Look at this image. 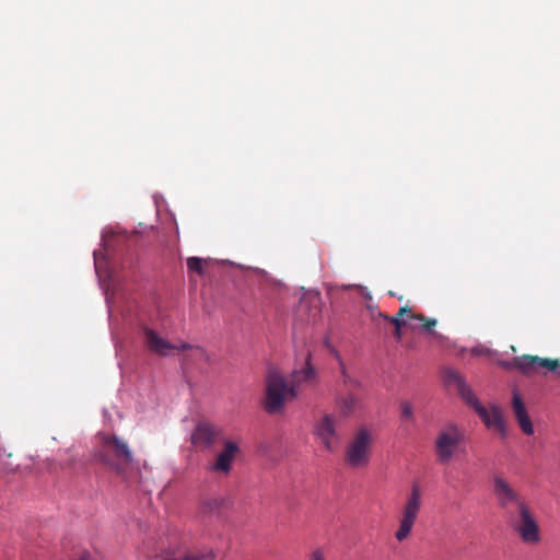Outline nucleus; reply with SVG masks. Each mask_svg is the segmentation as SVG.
<instances>
[{
  "label": "nucleus",
  "mask_w": 560,
  "mask_h": 560,
  "mask_svg": "<svg viewBox=\"0 0 560 560\" xmlns=\"http://www.w3.org/2000/svg\"><path fill=\"white\" fill-rule=\"evenodd\" d=\"M444 378L447 384H452L456 387L458 395L480 417L485 425L498 432L502 438L508 434L505 421L501 409L498 406H491L489 409L482 406L472 389L466 384L463 376L455 370H446L444 372Z\"/></svg>",
  "instance_id": "nucleus-1"
},
{
  "label": "nucleus",
  "mask_w": 560,
  "mask_h": 560,
  "mask_svg": "<svg viewBox=\"0 0 560 560\" xmlns=\"http://www.w3.org/2000/svg\"><path fill=\"white\" fill-rule=\"evenodd\" d=\"M96 460L107 468L122 475L133 462V454L128 443L114 434L100 433L94 452Z\"/></svg>",
  "instance_id": "nucleus-2"
},
{
  "label": "nucleus",
  "mask_w": 560,
  "mask_h": 560,
  "mask_svg": "<svg viewBox=\"0 0 560 560\" xmlns=\"http://www.w3.org/2000/svg\"><path fill=\"white\" fill-rule=\"evenodd\" d=\"M466 442L465 430L455 422L442 425L433 441L435 460L441 465L450 464L460 452Z\"/></svg>",
  "instance_id": "nucleus-3"
},
{
  "label": "nucleus",
  "mask_w": 560,
  "mask_h": 560,
  "mask_svg": "<svg viewBox=\"0 0 560 560\" xmlns=\"http://www.w3.org/2000/svg\"><path fill=\"white\" fill-rule=\"evenodd\" d=\"M508 520L511 528L523 544L528 546L540 544V526L528 503L522 504L515 512H509Z\"/></svg>",
  "instance_id": "nucleus-4"
},
{
  "label": "nucleus",
  "mask_w": 560,
  "mask_h": 560,
  "mask_svg": "<svg viewBox=\"0 0 560 560\" xmlns=\"http://www.w3.org/2000/svg\"><path fill=\"white\" fill-rule=\"evenodd\" d=\"M421 508L422 489L418 482H413L406 495L398 517V528L395 533V538L398 541H404L410 536Z\"/></svg>",
  "instance_id": "nucleus-5"
},
{
  "label": "nucleus",
  "mask_w": 560,
  "mask_h": 560,
  "mask_svg": "<svg viewBox=\"0 0 560 560\" xmlns=\"http://www.w3.org/2000/svg\"><path fill=\"white\" fill-rule=\"evenodd\" d=\"M310 361L311 353L307 352L304 365L294 370L289 378L282 377V406L298 398L305 388L317 384V373Z\"/></svg>",
  "instance_id": "nucleus-6"
},
{
  "label": "nucleus",
  "mask_w": 560,
  "mask_h": 560,
  "mask_svg": "<svg viewBox=\"0 0 560 560\" xmlns=\"http://www.w3.org/2000/svg\"><path fill=\"white\" fill-rule=\"evenodd\" d=\"M372 445V432L364 427L358 429L351 441L346 446V465L354 469L366 467L370 463Z\"/></svg>",
  "instance_id": "nucleus-7"
},
{
  "label": "nucleus",
  "mask_w": 560,
  "mask_h": 560,
  "mask_svg": "<svg viewBox=\"0 0 560 560\" xmlns=\"http://www.w3.org/2000/svg\"><path fill=\"white\" fill-rule=\"evenodd\" d=\"M502 366L505 369H515L527 375L536 372L538 369H546L548 371L555 372L558 376H560L559 360L540 358L537 355L523 354L515 357L512 361L502 362Z\"/></svg>",
  "instance_id": "nucleus-8"
},
{
  "label": "nucleus",
  "mask_w": 560,
  "mask_h": 560,
  "mask_svg": "<svg viewBox=\"0 0 560 560\" xmlns=\"http://www.w3.org/2000/svg\"><path fill=\"white\" fill-rule=\"evenodd\" d=\"M492 492L498 505L503 510H508L511 505H515L516 510H518L522 504H527L521 493L514 489L502 474L493 475Z\"/></svg>",
  "instance_id": "nucleus-9"
},
{
  "label": "nucleus",
  "mask_w": 560,
  "mask_h": 560,
  "mask_svg": "<svg viewBox=\"0 0 560 560\" xmlns=\"http://www.w3.org/2000/svg\"><path fill=\"white\" fill-rule=\"evenodd\" d=\"M338 418L334 413H324L314 424V435L322 446L334 452L340 442L337 431Z\"/></svg>",
  "instance_id": "nucleus-10"
},
{
  "label": "nucleus",
  "mask_w": 560,
  "mask_h": 560,
  "mask_svg": "<svg viewBox=\"0 0 560 560\" xmlns=\"http://www.w3.org/2000/svg\"><path fill=\"white\" fill-rule=\"evenodd\" d=\"M262 407L270 415L280 410V371L275 366L269 368L266 376Z\"/></svg>",
  "instance_id": "nucleus-11"
},
{
  "label": "nucleus",
  "mask_w": 560,
  "mask_h": 560,
  "mask_svg": "<svg viewBox=\"0 0 560 560\" xmlns=\"http://www.w3.org/2000/svg\"><path fill=\"white\" fill-rule=\"evenodd\" d=\"M241 453L237 442L231 440L223 441V448L218 453L208 469L215 474L228 475L232 469V464L236 456Z\"/></svg>",
  "instance_id": "nucleus-12"
},
{
  "label": "nucleus",
  "mask_w": 560,
  "mask_h": 560,
  "mask_svg": "<svg viewBox=\"0 0 560 560\" xmlns=\"http://www.w3.org/2000/svg\"><path fill=\"white\" fill-rule=\"evenodd\" d=\"M220 434L221 430L217 427L207 422H201L195 428L191 434V441L197 446L209 448L213 446Z\"/></svg>",
  "instance_id": "nucleus-13"
},
{
  "label": "nucleus",
  "mask_w": 560,
  "mask_h": 560,
  "mask_svg": "<svg viewBox=\"0 0 560 560\" xmlns=\"http://www.w3.org/2000/svg\"><path fill=\"white\" fill-rule=\"evenodd\" d=\"M144 343L148 349L159 355H167L171 350H179V345L171 343L159 336L153 329L144 328Z\"/></svg>",
  "instance_id": "nucleus-14"
},
{
  "label": "nucleus",
  "mask_w": 560,
  "mask_h": 560,
  "mask_svg": "<svg viewBox=\"0 0 560 560\" xmlns=\"http://www.w3.org/2000/svg\"><path fill=\"white\" fill-rule=\"evenodd\" d=\"M512 408L523 433L527 435H533L534 427L532 420L527 413L526 407L523 402L521 395L516 390L513 392Z\"/></svg>",
  "instance_id": "nucleus-15"
},
{
  "label": "nucleus",
  "mask_w": 560,
  "mask_h": 560,
  "mask_svg": "<svg viewBox=\"0 0 560 560\" xmlns=\"http://www.w3.org/2000/svg\"><path fill=\"white\" fill-rule=\"evenodd\" d=\"M300 312H307L310 320H316L322 312V296L319 292L310 291L303 295L299 306Z\"/></svg>",
  "instance_id": "nucleus-16"
},
{
  "label": "nucleus",
  "mask_w": 560,
  "mask_h": 560,
  "mask_svg": "<svg viewBox=\"0 0 560 560\" xmlns=\"http://www.w3.org/2000/svg\"><path fill=\"white\" fill-rule=\"evenodd\" d=\"M336 407L338 410V417L346 419L355 413L360 407V399L353 394H347L336 398Z\"/></svg>",
  "instance_id": "nucleus-17"
},
{
  "label": "nucleus",
  "mask_w": 560,
  "mask_h": 560,
  "mask_svg": "<svg viewBox=\"0 0 560 560\" xmlns=\"http://www.w3.org/2000/svg\"><path fill=\"white\" fill-rule=\"evenodd\" d=\"M179 350L189 351L184 358V360L187 362H209V355L207 354L206 350L200 346H192L187 342H180Z\"/></svg>",
  "instance_id": "nucleus-18"
},
{
  "label": "nucleus",
  "mask_w": 560,
  "mask_h": 560,
  "mask_svg": "<svg viewBox=\"0 0 560 560\" xmlns=\"http://www.w3.org/2000/svg\"><path fill=\"white\" fill-rule=\"evenodd\" d=\"M165 560H214V555L212 551H207L202 553H188L179 558H166Z\"/></svg>",
  "instance_id": "nucleus-19"
},
{
  "label": "nucleus",
  "mask_w": 560,
  "mask_h": 560,
  "mask_svg": "<svg viewBox=\"0 0 560 560\" xmlns=\"http://www.w3.org/2000/svg\"><path fill=\"white\" fill-rule=\"evenodd\" d=\"M410 320H419L423 327L424 330L431 331L433 327L436 326V319L434 318H428L423 314H415L410 315Z\"/></svg>",
  "instance_id": "nucleus-20"
},
{
  "label": "nucleus",
  "mask_w": 560,
  "mask_h": 560,
  "mask_svg": "<svg viewBox=\"0 0 560 560\" xmlns=\"http://www.w3.org/2000/svg\"><path fill=\"white\" fill-rule=\"evenodd\" d=\"M203 262L205 260L199 257H189L187 258V268L189 271L196 272L198 275L203 273Z\"/></svg>",
  "instance_id": "nucleus-21"
},
{
  "label": "nucleus",
  "mask_w": 560,
  "mask_h": 560,
  "mask_svg": "<svg viewBox=\"0 0 560 560\" xmlns=\"http://www.w3.org/2000/svg\"><path fill=\"white\" fill-rule=\"evenodd\" d=\"M378 316L383 317L385 320H388L390 324H393L395 326V328H397L398 330L401 329V327H404L407 323L404 318H400L398 316H388L386 314H383V313H378Z\"/></svg>",
  "instance_id": "nucleus-22"
},
{
  "label": "nucleus",
  "mask_w": 560,
  "mask_h": 560,
  "mask_svg": "<svg viewBox=\"0 0 560 560\" xmlns=\"http://www.w3.org/2000/svg\"><path fill=\"white\" fill-rule=\"evenodd\" d=\"M401 417L405 419H411L413 411L412 406L409 402H402L400 406Z\"/></svg>",
  "instance_id": "nucleus-23"
},
{
  "label": "nucleus",
  "mask_w": 560,
  "mask_h": 560,
  "mask_svg": "<svg viewBox=\"0 0 560 560\" xmlns=\"http://www.w3.org/2000/svg\"><path fill=\"white\" fill-rule=\"evenodd\" d=\"M70 560H93V557L88 550H80Z\"/></svg>",
  "instance_id": "nucleus-24"
},
{
  "label": "nucleus",
  "mask_w": 560,
  "mask_h": 560,
  "mask_svg": "<svg viewBox=\"0 0 560 560\" xmlns=\"http://www.w3.org/2000/svg\"><path fill=\"white\" fill-rule=\"evenodd\" d=\"M220 505V501L217 499H211L205 502V509L209 512L217 510Z\"/></svg>",
  "instance_id": "nucleus-25"
},
{
  "label": "nucleus",
  "mask_w": 560,
  "mask_h": 560,
  "mask_svg": "<svg viewBox=\"0 0 560 560\" xmlns=\"http://www.w3.org/2000/svg\"><path fill=\"white\" fill-rule=\"evenodd\" d=\"M406 315H409V316H410V315H412V314H411V310H410V308H409V306H407V305H406V306H401V307L399 308L398 313L396 314V316H398V317H400V318H402V317H404V316H406Z\"/></svg>",
  "instance_id": "nucleus-26"
},
{
  "label": "nucleus",
  "mask_w": 560,
  "mask_h": 560,
  "mask_svg": "<svg viewBox=\"0 0 560 560\" xmlns=\"http://www.w3.org/2000/svg\"><path fill=\"white\" fill-rule=\"evenodd\" d=\"M311 560H325L324 552L320 549H316L312 556Z\"/></svg>",
  "instance_id": "nucleus-27"
},
{
  "label": "nucleus",
  "mask_w": 560,
  "mask_h": 560,
  "mask_svg": "<svg viewBox=\"0 0 560 560\" xmlns=\"http://www.w3.org/2000/svg\"><path fill=\"white\" fill-rule=\"evenodd\" d=\"M486 351H487V350H486V349H483V348H474V349L471 350L472 354H475V355H481V354H483Z\"/></svg>",
  "instance_id": "nucleus-28"
},
{
  "label": "nucleus",
  "mask_w": 560,
  "mask_h": 560,
  "mask_svg": "<svg viewBox=\"0 0 560 560\" xmlns=\"http://www.w3.org/2000/svg\"><path fill=\"white\" fill-rule=\"evenodd\" d=\"M395 337H396L397 339H400V338H401V329H400V330H398L397 328H395Z\"/></svg>",
  "instance_id": "nucleus-29"
},
{
  "label": "nucleus",
  "mask_w": 560,
  "mask_h": 560,
  "mask_svg": "<svg viewBox=\"0 0 560 560\" xmlns=\"http://www.w3.org/2000/svg\"><path fill=\"white\" fill-rule=\"evenodd\" d=\"M260 451H261L262 453H266V451H265V448H264V445H262V444L260 445Z\"/></svg>",
  "instance_id": "nucleus-30"
}]
</instances>
